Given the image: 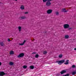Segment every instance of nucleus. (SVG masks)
Returning <instances> with one entry per match:
<instances>
[{
	"label": "nucleus",
	"instance_id": "nucleus-1",
	"mask_svg": "<svg viewBox=\"0 0 76 76\" xmlns=\"http://www.w3.org/2000/svg\"><path fill=\"white\" fill-rule=\"evenodd\" d=\"M47 1H48L46 3V5L47 7L50 6L51 4V3L50 1H51L52 0H43V3H45Z\"/></svg>",
	"mask_w": 76,
	"mask_h": 76
},
{
	"label": "nucleus",
	"instance_id": "nucleus-2",
	"mask_svg": "<svg viewBox=\"0 0 76 76\" xmlns=\"http://www.w3.org/2000/svg\"><path fill=\"white\" fill-rule=\"evenodd\" d=\"M65 59H63L60 61H58L56 62V63H58V64L59 65H61L62 63H64Z\"/></svg>",
	"mask_w": 76,
	"mask_h": 76
},
{
	"label": "nucleus",
	"instance_id": "nucleus-3",
	"mask_svg": "<svg viewBox=\"0 0 76 76\" xmlns=\"http://www.w3.org/2000/svg\"><path fill=\"white\" fill-rule=\"evenodd\" d=\"M64 29H67L69 28V25L68 24H65L64 25Z\"/></svg>",
	"mask_w": 76,
	"mask_h": 76
},
{
	"label": "nucleus",
	"instance_id": "nucleus-4",
	"mask_svg": "<svg viewBox=\"0 0 76 76\" xmlns=\"http://www.w3.org/2000/svg\"><path fill=\"white\" fill-rule=\"evenodd\" d=\"M24 56V53H20L18 56V58H20V57H22Z\"/></svg>",
	"mask_w": 76,
	"mask_h": 76
},
{
	"label": "nucleus",
	"instance_id": "nucleus-5",
	"mask_svg": "<svg viewBox=\"0 0 76 76\" xmlns=\"http://www.w3.org/2000/svg\"><path fill=\"white\" fill-rule=\"evenodd\" d=\"M52 12H53V10H48L47 11V13H48V14H50L52 13Z\"/></svg>",
	"mask_w": 76,
	"mask_h": 76
},
{
	"label": "nucleus",
	"instance_id": "nucleus-6",
	"mask_svg": "<svg viewBox=\"0 0 76 76\" xmlns=\"http://www.w3.org/2000/svg\"><path fill=\"white\" fill-rule=\"evenodd\" d=\"M6 74L4 73V72H0V76H3L4 75H5Z\"/></svg>",
	"mask_w": 76,
	"mask_h": 76
},
{
	"label": "nucleus",
	"instance_id": "nucleus-7",
	"mask_svg": "<svg viewBox=\"0 0 76 76\" xmlns=\"http://www.w3.org/2000/svg\"><path fill=\"white\" fill-rule=\"evenodd\" d=\"M20 9L21 10H24V9H25V6L23 5H21Z\"/></svg>",
	"mask_w": 76,
	"mask_h": 76
},
{
	"label": "nucleus",
	"instance_id": "nucleus-8",
	"mask_svg": "<svg viewBox=\"0 0 76 76\" xmlns=\"http://www.w3.org/2000/svg\"><path fill=\"white\" fill-rule=\"evenodd\" d=\"M62 12H67V10H66V9L64 8L62 9Z\"/></svg>",
	"mask_w": 76,
	"mask_h": 76
},
{
	"label": "nucleus",
	"instance_id": "nucleus-9",
	"mask_svg": "<svg viewBox=\"0 0 76 76\" xmlns=\"http://www.w3.org/2000/svg\"><path fill=\"white\" fill-rule=\"evenodd\" d=\"M66 72V71L65 70H62L61 72V75H63V73H65Z\"/></svg>",
	"mask_w": 76,
	"mask_h": 76
},
{
	"label": "nucleus",
	"instance_id": "nucleus-10",
	"mask_svg": "<svg viewBox=\"0 0 76 76\" xmlns=\"http://www.w3.org/2000/svg\"><path fill=\"white\" fill-rule=\"evenodd\" d=\"M26 42V40H24L23 43L19 44V45H24V44H25V43Z\"/></svg>",
	"mask_w": 76,
	"mask_h": 76
},
{
	"label": "nucleus",
	"instance_id": "nucleus-11",
	"mask_svg": "<svg viewBox=\"0 0 76 76\" xmlns=\"http://www.w3.org/2000/svg\"><path fill=\"white\" fill-rule=\"evenodd\" d=\"M69 60H66V63H64V64H66V65L69 64Z\"/></svg>",
	"mask_w": 76,
	"mask_h": 76
},
{
	"label": "nucleus",
	"instance_id": "nucleus-12",
	"mask_svg": "<svg viewBox=\"0 0 76 76\" xmlns=\"http://www.w3.org/2000/svg\"><path fill=\"white\" fill-rule=\"evenodd\" d=\"M9 64L10 65V66H12V65H13L14 64V63L13 62H10L9 63Z\"/></svg>",
	"mask_w": 76,
	"mask_h": 76
},
{
	"label": "nucleus",
	"instance_id": "nucleus-13",
	"mask_svg": "<svg viewBox=\"0 0 76 76\" xmlns=\"http://www.w3.org/2000/svg\"><path fill=\"white\" fill-rule=\"evenodd\" d=\"M10 54L12 55V54H14V52L13 51L11 50L10 51Z\"/></svg>",
	"mask_w": 76,
	"mask_h": 76
},
{
	"label": "nucleus",
	"instance_id": "nucleus-14",
	"mask_svg": "<svg viewBox=\"0 0 76 76\" xmlns=\"http://www.w3.org/2000/svg\"><path fill=\"white\" fill-rule=\"evenodd\" d=\"M69 36L68 35L65 36V39H68V38H69Z\"/></svg>",
	"mask_w": 76,
	"mask_h": 76
},
{
	"label": "nucleus",
	"instance_id": "nucleus-15",
	"mask_svg": "<svg viewBox=\"0 0 76 76\" xmlns=\"http://www.w3.org/2000/svg\"><path fill=\"white\" fill-rule=\"evenodd\" d=\"M20 18L22 20L25 19H26V17L25 16L21 17Z\"/></svg>",
	"mask_w": 76,
	"mask_h": 76
},
{
	"label": "nucleus",
	"instance_id": "nucleus-16",
	"mask_svg": "<svg viewBox=\"0 0 76 76\" xmlns=\"http://www.w3.org/2000/svg\"><path fill=\"white\" fill-rule=\"evenodd\" d=\"M18 28L19 30V32H20L21 31V29H22V27L20 26H19L18 27Z\"/></svg>",
	"mask_w": 76,
	"mask_h": 76
},
{
	"label": "nucleus",
	"instance_id": "nucleus-17",
	"mask_svg": "<svg viewBox=\"0 0 76 76\" xmlns=\"http://www.w3.org/2000/svg\"><path fill=\"white\" fill-rule=\"evenodd\" d=\"M34 66H30V68L31 69H34Z\"/></svg>",
	"mask_w": 76,
	"mask_h": 76
},
{
	"label": "nucleus",
	"instance_id": "nucleus-18",
	"mask_svg": "<svg viewBox=\"0 0 76 76\" xmlns=\"http://www.w3.org/2000/svg\"><path fill=\"white\" fill-rule=\"evenodd\" d=\"M0 45H1V46H3L4 44L3 43V42H0Z\"/></svg>",
	"mask_w": 76,
	"mask_h": 76
},
{
	"label": "nucleus",
	"instance_id": "nucleus-19",
	"mask_svg": "<svg viewBox=\"0 0 76 76\" xmlns=\"http://www.w3.org/2000/svg\"><path fill=\"white\" fill-rule=\"evenodd\" d=\"M76 74V71H74L72 72V75H75V74Z\"/></svg>",
	"mask_w": 76,
	"mask_h": 76
},
{
	"label": "nucleus",
	"instance_id": "nucleus-20",
	"mask_svg": "<svg viewBox=\"0 0 76 76\" xmlns=\"http://www.w3.org/2000/svg\"><path fill=\"white\" fill-rule=\"evenodd\" d=\"M59 58H61L63 57V55L62 54H60L58 56Z\"/></svg>",
	"mask_w": 76,
	"mask_h": 76
},
{
	"label": "nucleus",
	"instance_id": "nucleus-21",
	"mask_svg": "<svg viewBox=\"0 0 76 76\" xmlns=\"http://www.w3.org/2000/svg\"><path fill=\"white\" fill-rule=\"evenodd\" d=\"M47 54V52L46 51H43L44 54Z\"/></svg>",
	"mask_w": 76,
	"mask_h": 76
},
{
	"label": "nucleus",
	"instance_id": "nucleus-22",
	"mask_svg": "<svg viewBox=\"0 0 76 76\" xmlns=\"http://www.w3.org/2000/svg\"><path fill=\"white\" fill-rule=\"evenodd\" d=\"M39 57V55H38V54H36L35 55V58H38V57Z\"/></svg>",
	"mask_w": 76,
	"mask_h": 76
},
{
	"label": "nucleus",
	"instance_id": "nucleus-23",
	"mask_svg": "<svg viewBox=\"0 0 76 76\" xmlns=\"http://www.w3.org/2000/svg\"><path fill=\"white\" fill-rule=\"evenodd\" d=\"M23 67L24 69H26L27 68V66L26 65H24Z\"/></svg>",
	"mask_w": 76,
	"mask_h": 76
},
{
	"label": "nucleus",
	"instance_id": "nucleus-24",
	"mask_svg": "<svg viewBox=\"0 0 76 76\" xmlns=\"http://www.w3.org/2000/svg\"><path fill=\"white\" fill-rule=\"evenodd\" d=\"M55 13L56 14V15H59V12H56Z\"/></svg>",
	"mask_w": 76,
	"mask_h": 76
},
{
	"label": "nucleus",
	"instance_id": "nucleus-25",
	"mask_svg": "<svg viewBox=\"0 0 76 76\" xmlns=\"http://www.w3.org/2000/svg\"><path fill=\"white\" fill-rule=\"evenodd\" d=\"M72 68H75L76 67V66L75 65H73L72 66Z\"/></svg>",
	"mask_w": 76,
	"mask_h": 76
},
{
	"label": "nucleus",
	"instance_id": "nucleus-26",
	"mask_svg": "<svg viewBox=\"0 0 76 76\" xmlns=\"http://www.w3.org/2000/svg\"><path fill=\"white\" fill-rule=\"evenodd\" d=\"M36 53H36V52H34L32 53V54H35Z\"/></svg>",
	"mask_w": 76,
	"mask_h": 76
},
{
	"label": "nucleus",
	"instance_id": "nucleus-27",
	"mask_svg": "<svg viewBox=\"0 0 76 76\" xmlns=\"http://www.w3.org/2000/svg\"><path fill=\"white\" fill-rule=\"evenodd\" d=\"M69 76V74H67L66 75H64V76Z\"/></svg>",
	"mask_w": 76,
	"mask_h": 76
},
{
	"label": "nucleus",
	"instance_id": "nucleus-28",
	"mask_svg": "<svg viewBox=\"0 0 76 76\" xmlns=\"http://www.w3.org/2000/svg\"><path fill=\"white\" fill-rule=\"evenodd\" d=\"M28 12H25V14H26V15H28Z\"/></svg>",
	"mask_w": 76,
	"mask_h": 76
},
{
	"label": "nucleus",
	"instance_id": "nucleus-29",
	"mask_svg": "<svg viewBox=\"0 0 76 76\" xmlns=\"http://www.w3.org/2000/svg\"><path fill=\"white\" fill-rule=\"evenodd\" d=\"M8 42H10V41H11V40L10 39H8Z\"/></svg>",
	"mask_w": 76,
	"mask_h": 76
},
{
	"label": "nucleus",
	"instance_id": "nucleus-30",
	"mask_svg": "<svg viewBox=\"0 0 76 76\" xmlns=\"http://www.w3.org/2000/svg\"><path fill=\"white\" fill-rule=\"evenodd\" d=\"M68 29L69 30H70V29H72V28H69Z\"/></svg>",
	"mask_w": 76,
	"mask_h": 76
},
{
	"label": "nucleus",
	"instance_id": "nucleus-31",
	"mask_svg": "<svg viewBox=\"0 0 76 76\" xmlns=\"http://www.w3.org/2000/svg\"><path fill=\"white\" fill-rule=\"evenodd\" d=\"M1 62H0V66H1Z\"/></svg>",
	"mask_w": 76,
	"mask_h": 76
},
{
	"label": "nucleus",
	"instance_id": "nucleus-32",
	"mask_svg": "<svg viewBox=\"0 0 76 76\" xmlns=\"http://www.w3.org/2000/svg\"><path fill=\"white\" fill-rule=\"evenodd\" d=\"M74 50H75L76 51V48H74Z\"/></svg>",
	"mask_w": 76,
	"mask_h": 76
},
{
	"label": "nucleus",
	"instance_id": "nucleus-33",
	"mask_svg": "<svg viewBox=\"0 0 76 76\" xmlns=\"http://www.w3.org/2000/svg\"><path fill=\"white\" fill-rule=\"evenodd\" d=\"M15 1H18V0H15Z\"/></svg>",
	"mask_w": 76,
	"mask_h": 76
},
{
	"label": "nucleus",
	"instance_id": "nucleus-34",
	"mask_svg": "<svg viewBox=\"0 0 76 76\" xmlns=\"http://www.w3.org/2000/svg\"><path fill=\"white\" fill-rule=\"evenodd\" d=\"M0 3H1V2H0Z\"/></svg>",
	"mask_w": 76,
	"mask_h": 76
},
{
	"label": "nucleus",
	"instance_id": "nucleus-35",
	"mask_svg": "<svg viewBox=\"0 0 76 76\" xmlns=\"http://www.w3.org/2000/svg\"><path fill=\"white\" fill-rule=\"evenodd\" d=\"M34 40H35V39H34Z\"/></svg>",
	"mask_w": 76,
	"mask_h": 76
}]
</instances>
